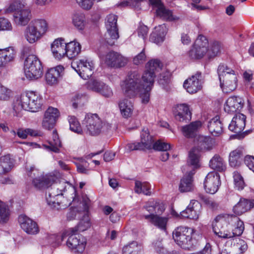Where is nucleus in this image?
Instances as JSON below:
<instances>
[{
	"label": "nucleus",
	"instance_id": "1",
	"mask_svg": "<svg viewBox=\"0 0 254 254\" xmlns=\"http://www.w3.org/2000/svg\"><path fill=\"white\" fill-rule=\"evenodd\" d=\"M212 230L219 238H232L240 237L244 230L243 221L234 215L222 214L217 215L212 224Z\"/></svg>",
	"mask_w": 254,
	"mask_h": 254
},
{
	"label": "nucleus",
	"instance_id": "2",
	"mask_svg": "<svg viewBox=\"0 0 254 254\" xmlns=\"http://www.w3.org/2000/svg\"><path fill=\"white\" fill-rule=\"evenodd\" d=\"M153 83L147 81L141 82L140 76L136 71L128 73L126 79L121 84L124 94L128 97H133L139 94L143 103H147L149 101L150 91Z\"/></svg>",
	"mask_w": 254,
	"mask_h": 254
},
{
	"label": "nucleus",
	"instance_id": "3",
	"mask_svg": "<svg viewBox=\"0 0 254 254\" xmlns=\"http://www.w3.org/2000/svg\"><path fill=\"white\" fill-rule=\"evenodd\" d=\"M42 104L41 97L33 92H29L21 94L20 98L14 102L13 109L15 112V115L18 116L22 110L33 112L38 111Z\"/></svg>",
	"mask_w": 254,
	"mask_h": 254
},
{
	"label": "nucleus",
	"instance_id": "4",
	"mask_svg": "<svg viewBox=\"0 0 254 254\" xmlns=\"http://www.w3.org/2000/svg\"><path fill=\"white\" fill-rule=\"evenodd\" d=\"M83 125V131L91 136H97L108 132L111 128V125L102 121L97 114H86Z\"/></svg>",
	"mask_w": 254,
	"mask_h": 254
},
{
	"label": "nucleus",
	"instance_id": "5",
	"mask_svg": "<svg viewBox=\"0 0 254 254\" xmlns=\"http://www.w3.org/2000/svg\"><path fill=\"white\" fill-rule=\"evenodd\" d=\"M220 86L224 92L229 93L237 86V77L234 69L228 65L221 64L217 69Z\"/></svg>",
	"mask_w": 254,
	"mask_h": 254
},
{
	"label": "nucleus",
	"instance_id": "6",
	"mask_svg": "<svg viewBox=\"0 0 254 254\" xmlns=\"http://www.w3.org/2000/svg\"><path fill=\"white\" fill-rule=\"evenodd\" d=\"M7 10L14 11V22L18 26H25L30 20L32 15L25 0H15Z\"/></svg>",
	"mask_w": 254,
	"mask_h": 254
},
{
	"label": "nucleus",
	"instance_id": "7",
	"mask_svg": "<svg viewBox=\"0 0 254 254\" xmlns=\"http://www.w3.org/2000/svg\"><path fill=\"white\" fill-rule=\"evenodd\" d=\"M24 72L27 78L37 79L43 74V67L39 58L34 55H29L24 61Z\"/></svg>",
	"mask_w": 254,
	"mask_h": 254
},
{
	"label": "nucleus",
	"instance_id": "8",
	"mask_svg": "<svg viewBox=\"0 0 254 254\" xmlns=\"http://www.w3.org/2000/svg\"><path fill=\"white\" fill-rule=\"evenodd\" d=\"M117 19V16L113 14H109L106 18L107 32L105 34V41L110 46L113 45L115 40L119 37Z\"/></svg>",
	"mask_w": 254,
	"mask_h": 254
},
{
	"label": "nucleus",
	"instance_id": "9",
	"mask_svg": "<svg viewBox=\"0 0 254 254\" xmlns=\"http://www.w3.org/2000/svg\"><path fill=\"white\" fill-rule=\"evenodd\" d=\"M208 41L206 38L203 35H199L189 52V57L194 60L202 58L208 51Z\"/></svg>",
	"mask_w": 254,
	"mask_h": 254
},
{
	"label": "nucleus",
	"instance_id": "10",
	"mask_svg": "<svg viewBox=\"0 0 254 254\" xmlns=\"http://www.w3.org/2000/svg\"><path fill=\"white\" fill-rule=\"evenodd\" d=\"M71 67L84 79H87L93 73L94 64L92 61L86 59H81L71 63Z\"/></svg>",
	"mask_w": 254,
	"mask_h": 254
},
{
	"label": "nucleus",
	"instance_id": "11",
	"mask_svg": "<svg viewBox=\"0 0 254 254\" xmlns=\"http://www.w3.org/2000/svg\"><path fill=\"white\" fill-rule=\"evenodd\" d=\"M102 49L100 48L99 56L107 65L114 67H121L127 64L128 60L127 58L114 51L110 52L104 56L101 53Z\"/></svg>",
	"mask_w": 254,
	"mask_h": 254
},
{
	"label": "nucleus",
	"instance_id": "12",
	"mask_svg": "<svg viewBox=\"0 0 254 254\" xmlns=\"http://www.w3.org/2000/svg\"><path fill=\"white\" fill-rule=\"evenodd\" d=\"M83 210L86 213L84 216V219L80 221L78 225L74 228H70L63 232L62 235V238L66 237H71L76 236L80 232H83L90 227V223L88 216L87 215V211L88 209V205L87 202H84Z\"/></svg>",
	"mask_w": 254,
	"mask_h": 254
},
{
	"label": "nucleus",
	"instance_id": "13",
	"mask_svg": "<svg viewBox=\"0 0 254 254\" xmlns=\"http://www.w3.org/2000/svg\"><path fill=\"white\" fill-rule=\"evenodd\" d=\"M219 174L214 171L209 172L204 181V188L206 191L210 194H214L217 191L220 186Z\"/></svg>",
	"mask_w": 254,
	"mask_h": 254
},
{
	"label": "nucleus",
	"instance_id": "14",
	"mask_svg": "<svg viewBox=\"0 0 254 254\" xmlns=\"http://www.w3.org/2000/svg\"><path fill=\"white\" fill-rule=\"evenodd\" d=\"M203 79L201 73L197 72L195 75L186 80L184 83V87L187 92L194 94L202 88Z\"/></svg>",
	"mask_w": 254,
	"mask_h": 254
},
{
	"label": "nucleus",
	"instance_id": "15",
	"mask_svg": "<svg viewBox=\"0 0 254 254\" xmlns=\"http://www.w3.org/2000/svg\"><path fill=\"white\" fill-rule=\"evenodd\" d=\"M86 88L102 96L109 98L113 95L112 89L104 82L98 80H90L86 84Z\"/></svg>",
	"mask_w": 254,
	"mask_h": 254
},
{
	"label": "nucleus",
	"instance_id": "16",
	"mask_svg": "<svg viewBox=\"0 0 254 254\" xmlns=\"http://www.w3.org/2000/svg\"><path fill=\"white\" fill-rule=\"evenodd\" d=\"M162 66V64L159 60H150L146 65V70L142 76V81L154 83L156 72L158 71Z\"/></svg>",
	"mask_w": 254,
	"mask_h": 254
},
{
	"label": "nucleus",
	"instance_id": "17",
	"mask_svg": "<svg viewBox=\"0 0 254 254\" xmlns=\"http://www.w3.org/2000/svg\"><path fill=\"white\" fill-rule=\"evenodd\" d=\"M60 112L58 109L49 107L45 111L42 121V127L48 130L52 129L60 116Z\"/></svg>",
	"mask_w": 254,
	"mask_h": 254
},
{
	"label": "nucleus",
	"instance_id": "18",
	"mask_svg": "<svg viewBox=\"0 0 254 254\" xmlns=\"http://www.w3.org/2000/svg\"><path fill=\"white\" fill-rule=\"evenodd\" d=\"M18 222L22 229L28 234L35 235L39 232L36 222L25 215H20Z\"/></svg>",
	"mask_w": 254,
	"mask_h": 254
},
{
	"label": "nucleus",
	"instance_id": "19",
	"mask_svg": "<svg viewBox=\"0 0 254 254\" xmlns=\"http://www.w3.org/2000/svg\"><path fill=\"white\" fill-rule=\"evenodd\" d=\"M66 43L64 39L59 38L55 39L51 44V51L54 57L60 60L66 56Z\"/></svg>",
	"mask_w": 254,
	"mask_h": 254
},
{
	"label": "nucleus",
	"instance_id": "20",
	"mask_svg": "<svg viewBox=\"0 0 254 254\" xmlns=\"http://www.w3.org/2000/svg\"><path fill=\"white\" fill-rule=\"evenodd\" d=\"M244 100L239 96L230 97L226 101L224 110L229 114L240 111L243 107Z\"/></svg>",
	"mask_w": 254,
	"mask_h": 254
},
{
	"label": "nucleus",
	"instance_id": "21",
	"mask_svg": "<svg viewBox=\"0 0 254 254\" xmlns=\"http://www.w3.org/2000/svg\"><path fill=\"white\" fill-rule=\"evenodd\" d=\"M201 207V204L198 201L192 200L187 208L181 212V215L184 218L196 219L198 217Z\"/></svg>",
	"mask_w": 254,
	"mask_h": 254
},
{
	"label": "nucleus",
	"instance_id": "22",
	"mask_svg": "<svg viewBox=\"0 0 254 254\" xmlns=\"http://www.w3.org/2000/svg\"><path fill=\"white\" fill-rule=\"evenodd\" d=\"M64 71V67L61 65H59L55 67L50 69L45 75L47 83L51 85L57 84L59 81V78L62 75Z\"/></svg>",
	"mask_w": 254,
	"mask_h": 254
},
{
	"label": "nucleus",
	"instance_id": "23",
	"mask_svg": "<svg viewBox=\"0 0 254 254\" xmlns=\"http://www.w3.org/2000/svg\"><path fill=\"white\" fill-rule=\"evenodd\" d=\"M246 119V116L244 114H236L229 126V129L235 133L241 132L245 128Z\"/></svg>",
	"mask_w": 254,
	"mask_h": 254
},
{
	"label": "nucleus",
	"instance_id": "24",
	"mask_svg": "<svg viewBox=\"0 0 254 254\" xmlns=\"http://www.w3.org/2000/svg\"><path fill=\"white\" fill-rule=\"evenodd\" d=\"M176 110L174 114L176 120L180 122H187L190 120L191 114L187 104L178 105Z\"/></svg>",
	"mask_w": 254,
	"mask_h": 254
},
{
	"label": "nucleus",
	"instance_id": "25",
	"mask_svg": "<svg viewBox=\"0 0 254 254\" xmlns=\"http://www.w3.org/2000/svg\"><path fill=\"white\" fill-rule=\"evenodd\" d=\"M119 108L122 116L125 118H128L131 116L134 110L133 105L130 100L124 98L119 101Z\"/></svg>",
	"mask_w": 254,
	"mask_h": 254
},
{
	"label": "nucleus",
	"instance_id": "26",
	"mask_svg": "<svg viewBox=\"0 0 254 254\" xmlns=\"http://www.w3.org/2000/svg\"><path fill=\"white\" fill-rule=\"evenodd\" d=\"M66 243L67 246L75 254L82 253L86 243L85 239H67Z\"/></svg>",
	"mask_w": 254,
	"mask_h": 254
},
{
	"label": "nucleus",
	"instance_id": "27",
	"mask_svg": "<svg viewBox=\"0 0 254 254\" xmlns=\"http://www.w3.org/2000/svg\"><path fill=\"white\" fill-rule=\"evenodd\" d=\"M201 122L197 121L191 123L188 125L183 126L181 130L183 135L187 138L193 137L196 131L201 127Z\"/></svg>",
	"mask_w": 254,
	"mask_h": 254
},
{
	"label": "nucleus",
	"instance_id": "28",
	"mask_svg": "<svg viewBox=\"0 0 254 254\" xmlns=\"http://www.w3.org/2000/svg\"><path fill=\"white\" fill-rule=\"evenodd\" d=\"M194 170H191L187 176L181 179L179 189L181 192L191 191L193 189L192 176L194 174Z\"/></svg>",
	"mask_w": 254,
	"mask_h": 254
},
{
	"label": "nucleus",
	"instance_id": "29",
	"mask_svg": "<svg viewBox=\"0 0 254 254\" xmlns=\"http://www.w3.org/2000/svg\"><path fill=\"white\" fill-rule=\"evenodd\" d=\"M208 128L209 132L214 136L220 135L223 132V125L218 116L212 118L208 123Z\"/></svg>",
	"mask_w": 254,
	"mask_h": 254
},
{
	"label": "nucleus",
	"instance_id": "30",
	"mask_svg": "<svg viewBox=\"0 0 254 254\" xmlns=\"http://www.w3.org/2000/svg\"><path fill=\"white\" fill-rule=\"evenodd\" d=\"M144 217L158 228L163 230H166V225L168 221L167 217H161L154 214L144 215Z\"/></svg>",
	"mask_w": 254,
	"mask_h": 254
},
{
	"label": "nucleus",
	"instance_id": "31",
	"mask_svg": "<svg viewBox=\"0 0 254 254\" xmlns=\"http://www.w3.org/2000/svg\"><path fill=\"white\" fill-rule=\"evenodd\" d=\"M15 55V51L11 47L0 49V67L4 66L6 64L12 61Z\"/></svg>",
	"mask_w": 254,
	"mask_h": 254
},
{
	"label": "nucleus",
	"instance_id": "32",
	"mask_svg": "<svg viewBox=\"0 0 254 254\" xmlns=\"http://www.w3.org/2000/svg\"><path fill=\"white\" fill-rule=\"evenodd\" d=\"M14 166V160L9 155L0 157V175L11 171Z\"/></svg>",
	"mask_w": 254,
	"mask_h": 254
},
{
	"label": "nucleus",
	"instance_id": "33",
	"mask_svg": "<svg viewBox=\"0 0 254 254\" xmlns=\"http://www.w3.org/2000/svg\"><path fill=\"white\" fill-rule=\"evenodd\" d=\"M24 36L26 41L30 44H34L37 42L42 37L29 24L24 30Z\"/></svg>",
	"mask_w": 254,
	"mask_h": 254
},
{
	"label": "nucleus",
	"instance_id": "34",
	"mask_svg": "<svg viewBox=\"0 0 254 254\" xmlns=\"http://www.w3.org/2000/svg\"><path fill=\"white\" fill-rule=\"evenodd\" d=\"M254 203L247 199H241L233 208L234 213L237 215H241L253 207Z\"/></svg>",
	"mask_w": 254,
	"mask_h": 254
},
{
	"label": "nucleus",
	"instance_id": "35",
	"mask_svg": "<svg viewBox=\"0 0 254 254\" xmlns=\"http://www.w3.org/2000/svg\"><path fill=\"white\" fill-rule=\"evenodd\" d=\"M29 24L43 37L48 30V24L43 19H36L32 20Z\"/></svg>",
	"mask_w": 254,
	"mask_h": 254
},
{
	"label": "nucleus",
	"instance_id": "36",
	"mask_svg": "<svg viewBox=\"0 0 254 254\" xmlns=\"http://www.w3.org/2000/svg\"><path fill=\"white\" fill-rule=\"evenodd\" d=\"M66 56L69 59L76 57L81 51V45L75 41L66 43Z\"/></svg>",
	"mask_w": 254,
	"mask_h": 254
},
{
	"label": "nucleus",
	"instance_id": "37",
	"mask_svg": "<svg viewBox=\"0 0 254 254\" xmlns=\"http://www.w3.org/2000/svg\"><path fill=\"white\" fill-rule=\"evenodd\" d=\"M156 12L157 16L167 21H176L180 19L179 17L173 15L172 12L165 8L164 5L157 8Z\"/></svg>",
	"mask_w": 254,
	"mask_h": 254
},
{
	"label": "nucleus",
	"instance_id": "38",
	"mask_svg": "<svg viewBox=\"0 0 254 254\" xmlns=\"http://www.w3.org/2000/svg\"><path fill=\"white\" fill-rule=\"evenodd\" d=\"M193 229L183 226H180L175 229L173 232V236L176 237H186L192 238L195 237Z\"/></svg>",
	"mask_w": 254,
	"mask_h": 254
},
{
	"label": "nucleus",
	"instance_id": "39",
	"mask_svg": "<svg viewBox=\"0 0 254 254\" xmlns=\"http://www.w3.org/2000/svg\"><path fill=\"white\" fill-rule=\"evenodd\" d=\"M242 150L237 148L230 152L229 154V164L234 168L239 167L241 163Z\"/></svg>",
	"mask_w": 254,
	"mask_h": 254
},
{
	"label": "nucleus",
	"instance_id": "40",
	"mask_svg": "<svg viewBox=\"0 0 254 254\" xmlns=\"http://www.w3.org/2000/svg\"><path fill=\"white\" fill-rule=\"evenodd\" d=\"M209 166L212 169L219 172H222L226 169V166L223 159L218 155H215L210 160Z\"/></svg>",
	"mask_w": 254,
	"mask_h": 254
},
{
	"label": "nucleus",
	"instance_id": "41",
	"mask_svg": "<svg viewBox=\"0 0 254 254\" xmlns=\"http://www.w3.org/2000/svg\"><path fill=\"white\" fill-rule=\"evenodd\" d=\"M49 143L50 146H46L47 148L55 153L59 152V147L61 146V142L56 130H53L52 132V139L49 142Z\"/></svg>",
	"mask_w": 254,
	"mask_h": 254
},
{
	"label": "nucleus",
	"instance_id": "42",
	"mask_svg": "<svg viewBox=\"0 0 254 254\" xmlns=\"http://www.w3.org/2000/svg\"><path fill=\"white\" fill-rule=\"evenodd\" d=\"M150 186L147 182L142 183L139 181L135 182L134 191L137 193H143L146 195H150Z\"/></svg>",
	"mask_w": 254,
	"mask_h": 254
},
{
	"label": "nucleus",
	"instance_id": "43",
	"mask_svg": "<svg viewBox=\"0 0 254 254\" xmlns=\"http://www.w3.org/2000/svg\"><path fill=\"white\" fill-rule=\"evenodd\" d=\"M211 139L207 136H200L197 140V146L199 151L210 149L212 146Z\"/></svg>",
	"mask_w": 254,
	"mask_h": 254
},
{
	"label": "nucleus",
	"instance_id": "44",
	"mask_svg": "<svg viewBox=\"0 0 254 254\" xmlns=\"http://www.w3.org/2000/svg\"><path fill=\"white\" fill-rule=\"evenodd\" d=\"M72 23L78 29H83L85 24L84 14L81 13H74L72 16Z\"/></svg>",
	"mask_w": 254,
	"mask_h": 254
},
{
	"label": "nucleus",
	"instance_id": "45",
	"mask_svg": "<svg viewBox=\"0 0 254 254\" xmlns=\"http://www.w3.org/2000/svg\"><path fill=\"white\" fill-rule=\"evenodd\" d=\"M68 122L69 124L70 129L78 134H82L83 132L80 124L77 119L74 116L68 117Z\"/></svg>",
	"mask_w": 254,
	"mask_h": 254
},
{
	"label": "nucleus",
	"instance_id": "46",
	"mask_svg": "<svg viewBox=\"0 0 254 254\" xmlns=\"http://www.w3.org/2000/svg\"><path fill=\"white\" fill-rule=\"evenodd\" d=\"M10 211L7 205L0 200V223H6L9 218Z\"/></svg>",
	"mask_w": 254,
	"mask_h": 254
},
{
	"label": "nucleus",
	"instance_id": "47",
	"mask_svg": "<svg viewBox=\"0 0 254 254\" xmlns=\"http://www.w3.org/2000/svg\"><path fill=\"white\" fill-rule=\"evenodd\" d=\"M199 152L198 148L194 147L190 151L189 153V162L194 168H197L199 166Z\"/></svg>",
	"mask_w": 254,
	"mask_h": 254
},
{
	"label": "nucleus",
	"instance_id": "48",
	"mask_svg": "<svg viewBox=\"0 0 254 254\" xmlns=\"http://www.w3.org/2000/svg\"><path fill=\"white\" fill-rule=\"evenodd\" d=\"M145 143L149 144V147H144V149H151L152 147V143L154 141L152 136L149 134V130L147 128H143L140 134V142L142 143L143 140Z\"/></svg>",
	"mask_w": 254,
	"mask_h": 254
},
{
	"label": "nucleus",
	"instance_id": "49",
	"mask_svg": "<svg viewBox=\"0 0 254 254\" xmlns=\"http://www.w3.org/2000/svg\"><path fill=\"white\" fill-rule=\"evenodd\" d=\"M32 183L35 187L39 189L48 188L51 185L49 179L44 177L33 179Z\"/></svg>",
	"mask_w": 254,
	"mask_h": 254
},
{
	"label": "nucleus",
	"instance_id": "50",
	"mask_svg": "<svg viewBox=\"0 0 254 254\" xmlns=\"http://www.w3.org/2000/svg\"><path fill=\"white\" fill-rule=\"evenodd\" d=\"M56 194L55 192L53 191L49 192V197H47V201L48 204L53 207L54 208L59 209L61 208L60 202L58 201V197L57 195H55Z\"/></svg>",
	"mask_w": 254,
	"mask_h": 254
},
{
	"label": "nucleus",
	"instance_id": "51",
	"mask_svg": "<svg viewBox=\"0 0 254 254\" xmlns=\"http://www.w3.org/2000/svg\"><path fill=\"white\" fill-rule=\"evenodd\" d=\"M17 134L20 138L25 139L27 138L28 134L36 136L38 135V133L37 131L30 128L19 129L17 131Z\"/></svg>",
	"mask_w": 254,
	"mask_h": 254
},
{
	"label": "nucleus",
	"instance_id": "52",
	"mask_svg": "<svg viewBox=\"0 0 254 254\" xmlns=\"http://www.w3.org/2000/svg\"><path fill=\"white\" fill-rule=\"evenodd\" d=\"M149 144L145 143L143 140L142 143L135 142L127 144V149L128 151L144 150V147H149Z\"/></svg>",
	"mask_w": 254,
	"mask_h": 254
},
{
	"label": "nucleus",
	"instance_id": "53",
	"mask_svg": "<svg viewBox=\"0 0 254 254\" xmlns=\"http://www.w3.org/2000/svg\"><path fill=\"white\" fill-rule=\"evenodd\" d=\"M77 172L81 174H87L88 173V163L85 160L80 159V162L75 163Z\"/></svg>",
	"mask_w": 254,
	"mask_h": 254
},
{
	"label": "nucleus",
	"instance_id": "54",
	"mask_svg": "<svg viewBox=\"0 0 254 254\" xmlns=\"http://www.w3.org/2000/svg\"><path fill=\"white\" fill-rule=\"evenodd\" d=\"M152 148L158 151H167L171 148V145L169 143L158 140L152 143Z\"/></svg>",
	"mask_w": 254,
	"mask_h": 254
},
{
	"label": "nucleus",
	"instance_id": "55",
	"mask_svg": "<svg viewBox=\"0 0 254 254\" xmlns=\"http://www.w3.org/2000/svg\"><path fill=\"white\" fill-rule=\"evenodd\" d=\"M176 243L184 249L189 250L192 247L191 239H174Z\"/></svg>",
	"mask_w": 254,
	"mask_h": 254
},
{
	"label": "nucleus",
	"instance_id": "56",
	"mask_svg": "<svg viewBox=\"0 0 254 254\" xmlns=\"http://www.w3.org/2000/svg\"><path fill=\"white\" fill-rule=\"evenodd\" d=\"M220 46L218 42H214L209 49H208L207 53L209 58L216 56L220 52Z\"/></svg>",
	"mask_w": 254,
	"mask_h": 254
},
{
	"label": "nucleus",
	"instance_id": "57",
	"mask_svg": "<svg viewBox=\"0 0 254 254\" xmlns=\"http://www.w3.org/2000/svg\"><path fill=\"white\" fill-rule=\"evenodd\" d=\"M146 209L148 212H155V213L162 212L164 210L163 207L158 202H153L152 205L146 206Z\"/></svg>",
	"mask_w": 254,
	"mask_h": 254
},
{
	"label": "nucleus",
	"instance_id": "58",
	"mask_svg": "<svg viewBox=\"0 0 254 254\" xmlns=\"http://www.w3.org/2000/svg\"><path fill=\"white\" fill-rule=\"evenodd\" d=\"M64 183H60L59 184H55L53 186V187L51 188V191H53L54 192V190H57V192L56 193V194L55 195H57V196L62 197L63 193L62 192L64 191L65 187L64 186Z\"/></svg>",
	"mask_w": 254,
	"mask_h": 254
},
{
	"label": "nucleus",
	"instance_id": "59",
	"mask_svg": "<svg viewBox=\"0 0 254 254\" xmlns=\"http://www.w3.org/2000/svg\"><path fill=\"white\" fill-rule=\"evenodd\" d=\"M146 60V56L144 49L133 59V62L134 64L138 65L143 64Z\"/></svg>",
	"mask_w": 254,
	"mask_h": 254
},
{
	"label": "nucleus",
	"instance_id": "60",
	"mask_svg": "<svg viewBox=\"0 0 254 254\" xmlns=\"http://www.w3.org/2000/svg\"><path fill=\"white\" fill-rule=\"evenodd\" d=\"M10 91L4 86H0V100L7 101L9 99Z\"/></svg>",
	"mask_w": 254,
	"mask_h": 254
},
{
	"label": "nucleus",
	"instance_id": "61",
	"mask_svg": "<svg viewBox=\"0 0 254 254\" xmlns=\"http://www.w3.org/2000/svg\"><path fill=\"white\" fill-rule=\"evenodd\" d=\"M94 0H76L77 3L83 8L89 9L93 4Z\"/></svg>",
	"mask_w": 254,
	"mask_h": 254
},
{
	"label": "nucleus",
	"instance_id": "62",
	"mask_svg": "<svg viewBox=\"0 0 254 254\" xmlns=\"http://www.w3.org/2000/svg\"><path fill=\"white\" fill-rule=\"evenodd\" d=\"M165 37L161 35H157L156 32H152L150 37V40L157 44L163 42L164 40Z\"/></svg>",
	"mask_w": 254,
	"mask_h": 254
},
{
	"label": "nucleus",
	"instance_id": "63",
	"mask_svg": "<svg viewBox=\"0 0 254 254\" xmlns=\"http://www.w3.org/2000/svg\"><path fill=\"white\" fill-rule=\"evenodd\" d=\"M201 199L209 207L212 209H215L217 208L218 206V203L212 199L206 198L204 196H202Z\"/></svg>",
	"mask_w": 254,
	"mask_h": 254
},
{
	"label": "nucleus",
	"instance_id": "64",
	"mask_svg": "<svg viewBox=\"0 0 254 254\" xmlns=\"http://www.w3.org/2000/svg\"><path fill=\"white\" fill-rule=\"evenodd\" d=\"M245 163L254 173V157L247 156L245 158Z\"/></svg>",
	"mask_w": 254,
	"mask_h": 254
}]
</instances>
